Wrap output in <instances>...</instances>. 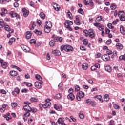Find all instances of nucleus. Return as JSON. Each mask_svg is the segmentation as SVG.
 Here are the masks:
<instances>
[{"instance_id":"2eb2a0df","label":"nucleus","mask_w":125,"mask_h":125,"mask_svg":"<svg viewBox=\"0 0 125 125\" xmlns=\"http://www.w3.org/2000/svg\"><path fill=\"white\" fill-rule=\"evenodd\" d=\"M67 98H68V99H71V100H74L75 99V95L73 93H70L68 95Z\"/></svg>"},{"instance_id":"b1692460","label":"nucleus","mask_w":125,"mask_h":125,"mask_svg":"<svg viewBox=\"0 0 125 125\" xmlns=\"http://www.w3.org/2000/svg\"><path fill=\"white\" fill-rule=\"evenodd\" d=\"M14 42H15V38L14 37L11 38L9 41V44L11 45V44H12Z\"/></svg>"},{"instance_id":"774afa93","label":"nucleus","mask_w":125,"mask_h":125,"mask_svg":"<svg viewBox=\"0 0 125 125\" xmlns=\"http://www.w3.org/2000/svg\"><path fill=\"white\" fill-rule=\"evenodd\" d=\"M30 115L31 114L29 113V112H27L24 114V116H25V117H29Z\"/></svg>"},{"instance_id":"9d476101","label":"nucleus","mask_w":125,"mask_h":125,"mask_svg":"<svg viewBox=\"0 0 125 125\" xmlns=\"http://www.w3.org/2000/svg\"><path fill=\"white\" fill-rule=\"evenodd\" d=\"M23 109L24 111H25V112H31V110H32V107L29 106V105L26 104L23 107Z\"/></svg>"},{"instance_id":"f3484780","label":"nucleus","mask_w":125,"mask_h":125,"mask_svg":"<svg viewBox=\"0 0 125 125\" xmlns=\"http://www.w3.org/2000/svg\"><path fill=\"white\" fill-rule=\"evenodd\" d=\"M53 8L55 10H56V11H58L59 10V9L60 8L59 5L56 4V3H54Z\"/></svg>"},{"instance_id":"4d7b16f0","label":"nucleus","mask_w":125,"mask_h":125,"mask_svg":"<svg viewBox=\"0 0 125 125\" xmlns=\"http://www.w3.org/2000/svg\"><path fill=\"white\" fill-rule=\"evenodd\" d=\"M111 43H112V40H111V39H109V40L106 41V44H111Z\"/></svg>"},{"instance_id":"bb28decb","label":"nucleus","mask_w":125,"mask_h":125,"mask_svg":"<svg viewBox=\"0 0 125 125\" xmlns=\"http://www.w3.org/2000/svg\"><path fill=\"white\" fill-rule=\"evenodd\" d=\"M3 22L4 21L2 19H0V28H2V27H4V26H5L4 22Z\"/></svg>"},{"instance_id":"39448f33","label":"nucleus","mask_w":125,"mask_h":125,"mask_svg":"<svg viewBox=\"0 0 125 125\" xmlns=\"http://www.w3.org/2000/svg\"><path fill=\"white\" fill-rule=\"evenodd\" d=\"M21 47L25 52H29L30 50V48L25 45H21Z\"/></svg>"},{"instance_id":"e2e57ef3","label":"nucleus","mask_w":125,"mask_h":125,"mask_svg":"<svg viewBox=\"0 0 125 125\" xmlns=\"http://www.w3.org/2000/svg\"><path fill=\"white\" fill-rule=\"evenodd\" d=\"M9 115H10V114L8 113V117H7V119H6V121H9V120H11V116Z\"/></svg>"},{"instance_id":"e433bc0d","label":"nucleus","mask_w":125,"mask_h":125,"mask_svg":"<svg viewBox=\"0 0 125 125\" xmlns=\"http://www.w3.org/2000/svg\"><path fill=\"white\" fill-rule=\"evenodd\" d=\"M95 98H97V99H99L100 101L103 102V99H102V97L100 95L96 96Z\"/></svg>"},{"instance_id":"13d9d810","label":"nucleus","mask_w":125,"mask_h":125,"mask_svg":"<svg viewBox=\"0 0 125 125\" xmlns=\"http://www.w3.org/2000/svg\"><path fill=\"white\" fill-rule=\"evenodd\" d=\"M16 106H17V103L14 102L13 104L12 103V107H13V108H15Z\"/></svg>"},{"instance_id":"ea45409f","label":"nucleus","mask_w":125,"mask_h":125,"mask_svg":"<svg viewBox=\"0 0 125 125\" xmlns=\"http://www.w3.org/2000/svg\"><path fill=\"white\" fill-rule=\"evenodd\" d=\"M34 33L35 34H37V35H42V32L40 31L37 29H35V30L34 31Z\"/></svg>"},{"instance_id":"7ed1b4c3","label":"nucleus","mask_w":125,"mask_h":125,"mask_svg":"<svg viewBox=\"0 0 125 125\" xmlns=\"http://www.w3.org/2000/svg\"><path fill=\"white\" fill-rule=\"evenodd\" d=\"M83 97H84V92L82 91H80L76 95V98L78 101H81V99L83 98Z\"/></svg>"},{"instance_id":"69168bd1","label":"nucleus","mask_w":125,"mask_h":125,"mask_svg":"<svg viewBox=\"0 0 125 125\" xmlns=\"http://www.w3.org/2000/svg\"><path fill=\"white\" fill-rule=\"evenodd\" d=\"M37 111V109L31 108V112H32V113H36Z\"/></svg>"},{"instance_id":"58836bf2","label":"nucleus","mask_w":125,"mask_h":125,"mask_svg":"<svg viewBox=\"0 0 125 125\" xmlns=\"http://www.w3.org/2000/svg\"><path fill=\"white\" fill-rule=\"evenodd\" d=\"M78 12H79V13H80V14H82V15H83V14H84V12H83V9H82V8H80L78 10Z\"/></svg>"},{"instance_id":"412c9836","label":"nucleus","mask_w":125,"mask_h":125,"mask_svg":"<svg viewBox=\"0 0 125 125\" xmlns=\"http://www.w3.org/2000/svg\"><path fill=\"white\" fill-rule=\"evenodd\" d=\"M2 13H1V16H3L4 15H5L6 13H7V10L6 9H1Z\"/></svg>"},{"instance_id":"09e8293b","label":"nucleus","mask_w":125,"mask_h":125,"mask_svg":"<svg viewBox=\"0 0 125 125\" xmlns=\"http://www.w3.org/2000/svg\"><path fill=\"white\" fill-rule=\"evenodd\" d=\"M15 92H16L17 94H19V92H20V89H19V88H16L14 89Z\"/></svg>"},{"instance_id":"a19ab883","label":"nucleus","mask_w":125,"mask_h":125,"mask_svg":"<svg viewBox=\"0 0 125 125\" xmlns=\"http://www.w3.org/2000/svg\"><path fill=\"white\" fill-rule=\"evenodd\" d=\"M31 101L32 102H37L38 101V98L36 97H32L30 99Z\"/></svg>"},{"instance_id":"7c9ffc66","label":"nucleus","mask_w":125,"mask_h":125,"mask_svg":"<svg viewBox=\"0 0 125 125\" xmlns=\"http://www.w3.org/2000/svg\"><path fill=\"white\" fill-rule=\"evenodd\" d=\"M116 46L118 49H123V45L121 43H117Z\"/></svg>"},{"instance_id":"f8f14e48","label":"nucleus","mask_w":125,"mask_h":125,"mask_svg":"<svg viewBox=\"0 0 125 125\" xmlns=\"http://www.w3.org/2000/svg\"><path fill=\"white\" fill-rule=\"evenodd\" d=\"M63 118H59L56 122V125H62L63 124Z\"/></svg>"},{"instance_id":"1a4fd4ad","label":"nucleus","mask_w":125,"mask_h":125,"mask_svg":"<svg viewBox=\"0 0 125 125\" xmlns=\"http://www.w3.org/2000/svg\"><path fill=\"white\" fill-rule=\"evenodd\" d=\"M43 83V82L42 81L40 82H36L35 83V87H37V88H41L42 87V84Z\"/></svg>"},{"instance_id":"ddd939ff","label":"nucleus","mask_w":125,"mask_h":125,"mask_svg":"<svg viewBox=\"0 0 125 125\" xmlns=\"http://www.w3.org/2000/svg\"><path fill=\"white\" fill-rule=\"evenodd\" d=\"M9 14L11 15V17H17L18 18H20L19 15L17 14L16 13L11 11L9 13Z\"/></svg>"},{"instance_id":"9b49d317","label":"nucleus","mask_w":125,"mask_h":125,"mask_svg":"<svg viewBox=\"0 0 125 125\" xmlns=\"http://www.w3.org/2000/svg\"><path fill=\"white\" fill-rule=\"evenodd\" d=\"M22 11L23 16L24 17H27L28 15H29V11H28L25 8H23L22 10Z\"/></svg>"},{"instance_id":"c756f323","label":"nucleus","mask_w":125,"mask_h":125,"mask_svg":"<svg viewBox=\"0 0 125 125\" xmlns=\"http://www.w3.org/2000/svg\"><path fill=\"white\" fill-rule=\"evenodd\" d=\"M35 78L36 80H38V81H42V78L39 74H36L35 75Z\"/></svg>"},{"instance_id":"c9c22d12","label":"nucleus","mask_w":125,"mask_h":125,"mask_svg":"<svg viewBox=\"0 0 125 125\" xmlns=\"http://www.w3.org/2000/svg\"><path fill=\"white\" fill-rule=\"evenodd\" d=\"M50 28L51 27H48L47 26H45L44 31L45 33H49L50 32Z\"/></svg>"},{"instance_id":"f257e3e1","label":"nucleus","mask_w":125,"mask_h":125,"mask_svg":"<svg viewBox=\"0 0 125 125\" xmlns=\"http://www.w3.org/2000/svg\"><path fill=\"white\" fill-rule=\"evenodd\" d=\"M61 51H63V50H65L67 52H69V51H73L74 50V48L71 46L69 45H62L61 47Z\"/></svg>"},{"instance_id":"2f4dec72","label":"nucleus","mask_w":125,"mask_h":125,"mask_svg":"<svg viewBox=\"0 0 125 125\" xmlns=\"http://www.w3.org/2000/svg\"><path fill=\"white\" fill-rule=\"evenodd\" d=\"M83 70H86L88 68V64L87 63H84L82 65Z\"/></svg>"},{"instance_id":"0eeeda50","label":"nucleus","mask_w":125,"mask_h":125,"mask_svg":"<svg viewBox=\"0 0 125 125\" xmlns=\"http://www.w3.org/2000/svg\"><path fill=\"white\" fill-rule=\"evenodd\" d=\"M94 26H95V27H96L97 28H98L100 31H102V30L104 29V26L101 25L100 23H94Z\"/></svg>"},{"instance_id":"3c124183","label":"nucleus","mask_w":125,"mask_h":125,"mask_svg":"<svg viewBox=\"0 0 125 125\" xmlns=\"http://www.w3.org/2000/svg\"><path fill=\"white\" fill-rule=\"evenodd\" d=\"M49 45L50 46H53V45H54V41H53V40H51L50 42H49Z\"/></svg>"},{"instance_id":"864d4df0","label":"nucleus","mask_w":125,"mask_h":125,"mask_svg":"<svg viewBox=\"0 0 125 125\" xmlns=\"http://www.w3.org/2000/svg\"><path fill=\"white\" fill-rule=\"evenodd\" d=\"M83 32L85 34V37H88L89 32H88L87 30H84Z\"/></svg>"},{"instance_id":"20e7f679","label":"nucleus","mask_w":125,"mask_h":125,"mask_svg":"<svg viewBox=\"0 0 125 125\" xmlns=\"http://www.w3.org/2000/svg\"><path fill=\"white\" fill-rule=\"evenodd\" d=\"M49 101H50V99H47L45 100L46 103H45L43 105V107L44 109H46V108H48V107H49V106L51 105V103H50Z\"/></svg>"},{"instance_id":"4c0bfd02","label":"nucleus","mask_w":125,"mask_h":125,"mask_svg":"<svg viewBox=\"0 0 125 125\" xmlns=\"http://www.w3.org/2000/svg\"><path fill=\"white\" fill-rule=\"evenodd\" d=\"M74 23L77 25L78 26H80L81 25V22H80V20H74Z\"/></svg>"},{"instance_id":"a18cd8bd","label":"nucleus","mask_w":125,"mask_h":125,"mask_svg":"<svg viewBox=\"0 0 125 125\" xmlns=\"http://www.w3.org/2000/svg\"><path fill=\"white\" fill-rule=\"evenodd\" d=\"M106 53L107 55H109L110 54H113V51H112V50H111L107 49Z\"/></svg>"},{"instance_id":"f03ea898","label":"nucleus","mask_w":125,"mask_h":125,"mask_svg":"<svg viewBox=\"0 0 125 125\" xmlns=\"http://www.w3.org/2000/svg\"><path fill=\"white\" fill-rule=\"evenodd\" d=\"M73 21L69 20H66L65 21V23H64V25L66 28H67V29H68L69 31H73V29H72L71 27H70V25H73Z\"/></svg>"},{"instance_id":"de8ad7c7","label":"nucleus","mask_w":125,"mask_h":125,"mask_svg":"<svg viewBox=\"0 0 125 125\" xmlns=\"http://www.w3.org/2000/svg\"><path fill=\"white\" fill-rule=\"evenodd\" d=\"M4 26V29L6 31H9V30H10V27H9V26L8 25H6Z\"/></svg>"},{"instance_id":"79ce46f5","label":"nucleus","mask_w":125,"mask_h":125,"mask_svg":"<svg viewBox=\"0 0 125 125\" xmlns=\"http://www.w3.org/2000/svg\"><path fill=\"white\" fill-rule=\"evenodd\" d=\"M83 44L84 45H87L88 44V40H87V39H84Z\"/></svg>"},{"instance_id":"49530a36","label":"nucleus","mask_w":125,"mask_h":125,"mask_svg":"<svg viewBox=\"0 0 125 125\" xmlns=\"http://www.w3.org/2000/svg\"><path fill=\"white\" fill-rule=\"evenodd\" d=\"M119 59L120 60H125V54L124 55L120 56L119 57Z\"/></svg>"},{"instance_id":"603ef678","label":"nucleus","mask_w":125,"mask_h":125,"mask_svg":"<svg viewBox=\"0 0 125 125\" xmlns=\"http://www.w3.org/2000/svg\"><path fill=\"white\" fill-rule=\"evenodd\" d=\"M105 31L106 34H107V35L110 33V32H111V30L108 29V28H105Z\"/></svg>"},{"instance_id":"680f3d73","label":"nucleus","mask_w":125,"mask_h":125,"mask_svg":"<svg viewBox=\"0 0 125 125\" xmlns=\"http://www.w3.org/2000/svg\"><path fill=\"white\" fill-rule=\"evenodd\" d=\"M61 97V94H57L56 95V98L57 99H59Z\"/></svg>"},{"instance_id":"8fccbe9b","label":"nucleus","mask_w":125,"mask_h":125,"mask_svg":"<svg viewBox=\"0 0 125 125\" xmlns=\"http://www.w3.org/2000/svg\"><path fill=\"white\" fill-rule=\"evenodd\" d=\"M80 88L79 86V85H76L75 86V91H79V90H80Z\"/></svg>"},{"instance_id":"0e129e2a","label":"nucleus","mask_w":125,"mask_h":125,"mask_svg":"<svg viewBox=\"0 0 125 125\" xmlns=\"http://www.w3.org/2000/svg\"><path fill=\"white\" fill-rule=\"evenodd\" d=\"M120 18V20H121V21H125V16H123V17H121Z\"/></svg>"},{"instance_id":"a878e982","label":"nucleus","mask_w":125,"mask_h":125,"mask_svg":"<svg viewBox=\"0 0 125 125\" xmlns=\"http://www.w3.org/2000/svg\"><path fill=\"white\" fill-rule=\"evenodd\" d=\"M105 69V71L108 72V73H111V72H112V68H111V66H106Z\"/></svg>"},{"instance_id":"423d86ee","label":"nucleus","mask_w":125,"mask_h":125,"mask_svg":"<svg viewBox=\"0 0 125 125\" xmlns=\"http://www.w3.org/2000/svg\"><path fill=\"white\" fill-rule=\"evenodd\" d=\"M102 59L104 61H109L110 60V56L107 54L103 55L102 56Z\"/></svg>"},{"instance_id":"f704fd0d","label":"nucleus","mask_w":125,"mask_h":125,"mask_svg":"<svg viewBox=\"0 0 125 125\" xmlns=\"http://www.w3.org/2000/svg\"><path fill=\"white\" fill-rule=\"evenodd\" d=\"M40 17L41 18H42V19H44L45 18V15L44 13H43V12H41L40 14Z\"/></svg>"},{"instance_id":"aec40b11","label":"nucleus","mask_w":125,"mask_h":125,"mask_svg":"<svg viewBox=\"0 0 125 125\" xmlns=\"http://www.w3.org/2000/svg\"><path fill=\"white\" fill-rule=\"evenodd\" d=\"M10 75L12 77H15L16 76H17V72L15 71H11L10 72Z\"/></svg>"},{"instance_id":"4be33fe9","label":"nucleus","mask_w":125,"mask_h":125,"mask_svg":"<svg viewBox=\"0 0 125 125\" xmlns=\"http://www.w3.org/2000/svg\"><path fill=\"white\" fill-rule=\"evenodd\" d=\"M104 101H109V99H110V97L109 96V94H105L104 95Z\"/></svg>"},{"instance_id":"bf43d9fd","label":"nucleus","mask_w":125,"mask_h":125,"mask_svg":"<svg viewBox=\"0 0 125 125\" xmlns=\"http://www.w3.org/2000/svg\"><path fill=\"white\" fill-rule=\"evenodd\" d=\"M30 43H36V40L35 39H31L30 41Z\"/></svg>"},{"instance_id":"72a5a7b5","label":"nucleus","mask_w":125,"mask_h":125,"mask_svg":"<svg viewBox=\"0 0 125 125\" xmlns=\"http://www.w3.org/2000/svg\"><path fill=\"white\" fill-rule=\"evenodd\" d=\"M110 8L112 10H115V9L117 8V5L115 4H112L110 6Z\"/></svg>"},{"instance_id":"393cba45","label":"nucleus","mask_w":125,"mask_h":125,"mask_svg":"<svg viewBox=\"0 0 125 125\" xmlns=\"http://www.w3.org/2000/svg\"><path fill=\"white\" fill-rule=\"evenodd\" d=\"M120 33L122 34V35H125V30L124 29V26L123 25L120 26Z\"/></svg>"},{"instance_id":"473e14b6","label":"nucleus","mask_w":125,"mask_h":125,"mask_svg":"<svg viewBox=\"0 0 125 125\" xmlns=\"http://www.w3.org/2000/svg\"><path fill=\"white\" fill-rule=\"evenodd\" d=\"M67 15L69 19H73V15L72 14V13L70 12V11H68L67 12Z\"/></svg>"},{"instance_id":"338daca9","label":"nucleus","mask_w":125,"mask_h":125,"mask_svg":"<svg viewBox=\"0 0 125 125\" xmlns=\"http://www.w3.org/2000/svg\"><path fill=\"white\" fill-rule=\"evenodd\" d=\"M89 105H91V106H92L93 107H94V106H95V103H94V102H90Z\"/></svg>"},{"instance_id":"6e6552de","label":"nucleus","mask_w":125,"mask_h":125,"mask_svg":"<svg viewBox=\"0 0 125 125\" xmlns=\"http://www.w3.org/2000/svg\"><path fill=\"white\" fill-rule=\"evenodd\" d=\"M83 3L84 5H88V4H91L92 6H93V2H92V0H84Z\"/></svg>"},{"instance_id":"cd10ccee","label":"nucleus","mask_w":125,"mask_h":125,"mask_svg":"<svg viewBox=\"0 0 125 125\" xmlns=\"http://www.w3.org/2000/svg\"><path fill=\"white\" fill-rule=\"evenodd\" d=\"M118 16L119 18L125 16V12L124 11H120L118 13Z\"/></svg>"},{"instance_id":"c03bdc74","label":"nucleus","mask_w":125,"mask_h":125,"mask_svg":"<svg viewBox=\"0 0 125 125\" xmlns=\"http://www.w3.org/2000/svg\"><path fill=\"white\" fill-rule=\"evenodd\" d=\"M88 36H89V37L90 38H91V39H94V38L95 37L94 33H89Z\"/></svg>"},{"instance_id":"dca6fc26","label":"nucleus","mask_w":125,"mask_h":125,"mask_svg":"<svg viewBox=\"0 0 125 125\" xmlns=\"http://www.w3.org/2000/svg\"><path fill=\"white\" fill-rule=\"evenodd\" d=\"M54 108L55 110H57V111H61V110H62V106H58L56 104L54 105Z\"/></svg>"},{"instance_id":"6ab92c4d","label":"nucleus","mask_w":125,"mask_h":125,"mask_svg":"<svg viewBox=\"0 0 125 125\" xmlns=\"http://www.w3.org/2000/svg\"><path fill=\"white\" fill-rule=\"evenodd\" d=\"M102 20V16H99L97 17V19L95 20L96 23H99Z\"/></svg>"},{"instance_id":"4468645a","label":"nucleus","mask_w":125,"mask_h":125,"mask_svg":"<svg viewBox=\"0 0 125 125\" xmlns=\"http://www.w3.org/2000/svg\"><path fill=\"white\" fill-rule=\"evenodd\" d=\"M52 53L54 55H61V53L60 52V51L58 50H55L53 51Z\"/></svg>"},{"instance_id":"052dcab7","label":"nucleus","mask_w":125,"mask_h":125,"mask_svg":"<svg viewBox=\"0 0 125 125\" xmlns=\"http://www.w3.org/2000/svg\"><path fill=\"white\" fill-rule=\"evenodd\" d=\"M84 117V115L83 113H80L79 114V118L80 119H83Z\"/></svg>"},{"instance_id":"5701e85b","label":"nucleus","mask_w":125,"mask_h":125,"mask_svg":"<svg viewBox=\"0 0 125 125\" xmlns=\"http://www.w3.org/2000/svg\"><path fill=\"white\" fill-rule=\"evenodd\" d=\"M46 24L45 25V27H48L49 28H51L52 27V24H51V22L50 21H48L46 22Z\"/></svg>"},{"instance_id":"c85d7f7f","label":"nucleus","mask_w":125,"mask_h":125,"mask_svg":"<svg viewBox=\"0 0 125 125\" xmlns=\"http://www.w3.org/2000/svg\"><path fill=\"white\" fill-rule=\"evenodd\" d=\"M1 66L3 69H6L7 67H8V65L7 64V63L4 62L2 63Z\"/></svg>"},{"instance_id":"5fc2aeb1","label":"nucleus","mask_w":125,"mask_h":125,"mask_svg":"<svg viewBox=\"0 0 125 125\" xmlns=\"http://www.w3.org/2000/svg\"><path fill=\"white\" fill-rule=\"evenodd\" d=\"M107 27L109 28V29H114V26H112V24L111 23H108L107 24Z\"/></svg>"},{"instance_id":"37998d69","label":"nucleus","mask_w":125,"mask_h":125,"mask_svg":"<svg viewBox=\"0 0 125 125\" xmlns=\"http://www.w3.org/2000/svg\"><path fill=\"white\" fill-rule=\"evenodd\" d=\"M120 69V67L119 65H115L113 67V70L119 71Z\"/></svg>"},{"instance_id":"a211bd4d","label":"nucleus","mask_w":125,"mask_h":125,"mask_svg":"<svg viewBox=\"0 0 125 125\" xmlns=\"http://www.w3.org/2000/svg\"><path fill=\"white\" fill-rule=\"evenodd\" d=\"M26 39H31L32 38V33L29 31L26 32Z\"/></svg>"},{"instance_id":"6e6d98bb","label":"nucleus","mask_w":125,"mask_h":125,"mask_svg":"<svg viewBox=\"0 0 125 125\" xmlns=\"http://www.w3.org/2000/svg\"><path fill=\"white\" fill-rule=\"evenodd\" d=\"M13 68H15L16 69H17V70H18V71H19V72H21V69L18 66L13 65Z\"/></svg>"}]
</instances>
